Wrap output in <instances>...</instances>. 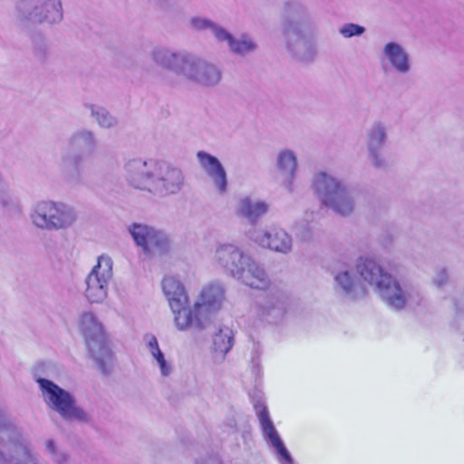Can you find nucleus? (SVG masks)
I'll list each match as a JSON object with an SVG mask.
<instances>
[{
  "label": "nucleus",
  "instance_id": "nucleus-1",
  "mask_svg": "<svg viewBox=\"0 0 464 464\" xmlns=\"http://www.w3.org/2000/svg\"><path fill=\"white\" fill-rule=\"evenodd\" d=\"M280 31L287 54L300 63L309 64L318 55V25L308 6L301 0L283 3Z\"/></svg>",
  "mask_w": 464,
  "mask_h": 464
},
{
  "label": "nucleus",
  "instance_id": "nucleus-2",
  "mask_svg": "<svg viewBox=\"0 0 464 464\" xmlns=\"http://www.w3.org/2000/svg\"><path fill=\"white\" fill-rule=\"evenodd\" d=\"M124 169L130 186L161 197L178 194L184 185L182 170L167 161L132 159Z\"/></svg>",
  "mask_w": 464,
  "mask_h": 464
},
{
  "label": "nucleus",
  "instance_id": "nucleus-3",
  "mask_svg": "<svg viewBox=\"0 0 464 464\" xmlns=\"http://www.w3.org/2000/svg\"><path fill=\"white\" fill-rule=\"evenodd\" d=\"M356 269L365 282L375 286L382 300L391 309L400 311L422 303L423 297L415 285L392 277L373 259L360 258Z\"/></svg>",
  "mask_w": 464,
  "mask_h": 464
},
{
  "label": "nucleus",
  "instance_id": "nucleus-4",
  "mask_svg": "<svg viewBox=\"0 0 464 464\" xmlns=\"http://www.w3.org/2000/svg\"><path fill=\"white\" fill-rule=\"evenodd\" d=\"M312 189L322 204L342 216H349L354 209V189L342 179L319 171L312 179Z\"/></svg>",
  "mask_w": 464,
  "mask_h": 464
},
{
  "label": "nucleus",
  "instance_id": "nucleus-5",
  "mask_svg": "<svg viewBox=\"0 0 464 464\" xmlns=\"http://www.w3.org/2000/svg\"><path fill=\"white\" fill-rule=\"evenodd\" d=\"M32 224L44 231H60L71 227L77 220L74 208L62 201L38 200L30 208Z\"/></svg>",
  "mask_w": 464,
  "mask_h": 464
},
{
  "label": "nucleus",
  "instance_id": "nucleus-6",
  "mask_svg": "<svg viewBox=\"0 0 464 464\" xmlns=\"http://www.w3.org/2000/svg\"><path fill=\"white\" fill-rule=\"evenodd\" d=\"M188 23L191 30L198 33H208L217 43L226 44L233 54L246 56L254 53L257 48L256 43L249 34H241L236 37L221 24L207 16H192Z\"/></svg>",
  "mask_w": 464,
  "mask_h": 464
},
{
  "label": "nucleus",
  "instance_id": "nucleus-7",
  "mask_svg": "<svg viewBox=\"0 0 464 464\" xmlns=\"http://www.w3.org/2000/svg\"><path fill=\"white\" fill-rule=\"evenodd\" d=\"M36 382L46 406L57 412L64 420L88 422L90 415L76 403L74 396L68 391L46 378L38 377Z\"/></svg>",
  "mask_w": 464,
  "mask_h": 464
},
{
  "label": "nucleus",
  "instance_id": "nucleus-8",
  "mask_svg": "<svg viewBox=\"0 0 464 464\" xmlns=\"http://www.w3.org/2000/svg\"><path fill=\"white\" fill-rule=\"evenodd\" d=\"M79 327L85 339L89 353L100 369L105 372V367L111 360V353L106 343L102 323L92 312H83L80 315Z\"/></svg>",
  "mask_w": 464,
  "mask_h": 464
},
{
  "label": "nucleus",
  "instance_id": "nucleus-9",
  "mask_svg": "<svg viewBox=\"0 0 464 464\" xmlns=\"http://www.w3.org/2000/svg\"><path fill=\"white\" fill-rule=\"evenodd\" d=\"M224 299L225 290L221 284L214 282L203 287L198 299L192 306L189 305L190 328H206L212 316L221 309Z\"/></svg>",
  "mask_w": 464,
  "mask_h": 464
},
{
  "label": "nucleus",
  "instance_id": "nucleus-10",
  "mask_svg": "<svg viewBox=\"0 0 464 464\" xmlns=\"http://www.w3.org/2000/svg\"><path fill=\"white\" fill-rule=\"evenodd\" d=\"M68 151L61 157V167L72 179H78L82 161V153L92 152L97 147L95 133L86 128L72 132L67 141Z\"/></svg>",
  "mask_w": 464,
  "mask_h": 464
},
{
  "label": "nucleus",
  "instance_id": "nucleus-11",
  "mask_svg": "<svg viewBox=\"0 0 464 464\" xmlns=\"http://www.w3.org/2000/svg\"><path fill=\"white\" fill-rule=\"evenodd\" d=\"M162 291L174 314V323L179 331L191 326L188 295L182 282L174 276H166L161 282Z\"/></svg>",
  "mask_w": 464,
  "mask_h": 464
},
{
  "label": "nucleus",
  "instance_id": "nucleus-12",
  "mask_svg": "<svg viewBox=\"0 0 464 464\" xmlns=\"http://www.w3.org/2000/svg\"><path fill=\"white\" fill-rule=\"evenodd\" d=\"M16 11L22 19L37 24H55L63 17L61 0H20Z\"/></svg>",
  "mask_w": 464,
  "mask_h": 464
},
{
  "label": "nucleus",
  "instance_id": "nucleus-13",
  "mask_svg": "<svg viewBox=\"0 0 464 464\" xmlns=\"http://www.w3.org/2000/svg\"><path fill=\"white\" fill-rule=\"evenodd\" d=\"M112 265L109 256L98 257L97 264L85 279L84 295L90 303L101 304L107 298L109 283L112 278Z\"/></svg>",
  "mask_w": 464,
  "mask_h": 464
},
{
  "label": "nucleus",
  "instance_id": "nucleus-14",
  "mask_svg": "<svg viewBox=\"0 0 464 464\" xmlns=\"http://www.w3.org/2000/svg\"><path fill=\"white\" fill-rule=\"evenodd\" d=\"M181 77L202 87H215L222 79V71L215 63L188 53Z\"/></svg>",
  "mask_w": 464,
  "mask_h": 464
},
{
  "label": "nucleus",
  "instance_id": "nucleus-15",
  "mask_svg": "<svg viewBox=\"0 0 464 464\" xmlns=\"http://www.w3.org/2000/svg\"><path fill=\"white\" fill-rule=\"evenodd\" d=\"M128 231L135 244L147 256L167 253L170 248V238L167 233L143 223H132Z\"/></svg>",
  "mask_w": 464,
  "mask_h": 464
},
{
  "label": "nucleus",
  "instance_id": "nucleus-16",
  "mask_svg": "<svg viewBox=\"0 0 464 464\" xmlns=\"http://www.w3.org/2000/svg\"><path fill=\"white\" fill-rule=\"evenodd\" d=\"M252 402L260 423L262 434L265 440L275 449L280 464H295L270 418L262 397L260 395L253 396Z\"/></svg>",
  "mask_w": 464,
  "mask_h": 464
},
{
  "label": "nucleus",
  "instance_id": "nucleus-17",
  "mask_svg": "<svg viewBox=\"0 0 464 464\" xmlns=\"http://www.w3.org/2000/svg\"><path fill=\"white\" fill-rule=\"evenodd\" d=\"M0 464H45L21 433L10 441L0 440Z\"/></svg>",
  "mask_w": 464,
  "mask_h": 464
},
{
  "label": "nucleus",
  "instance_id": "nucleus-18",
  "mask_svg": "<svg viewBox=\"0 0 464 464\" xmlns=\"http://www.w3.org/2000/svg\"><path fill=\"white\" fill-rule=\"evenodd\" d=\"M246 237L259 246L281 254H288L293 247L292 237L284 228L277 227L268 229L253 227L246 232Z\"/></svg>",
  "mask_w": 464,
  "mask_h": 464
},
{
  "label": "nucleus",
  "instance_id": "nucleus-19",
  "mask_svg": "<svg viewBox=\"0 0 464 464\" xmlns=\"http://www.w3.org/2000/svg\"><path fill=\"white\" fill-rule=\"evenodd\" d=\"M286 301L285 295L280 292L259 296L252 306V313L262 320L276 324L286 313Z\"/></svg>",
  "mask_w": 464,
  "mask_h": 464
},
{
  "label": "nucleus",
  "instance_id": "nucleus-20",
  "mask_svg": "<svg viewBox=\"0 0 464 464\" xmlns=\"http://www.w3.org/2000/svg\"><path fill=\"white\" fill-rule=\"evenodd\" d=\"M387 125L382 121H375L372 123L366 133V149L368 158L372 165L376 169H383L386 166L382 150L387 141Z\"/></svg>",
  "mask_w": 464,
  "mask_h": 464
},
{
  "label": "nucleus",
  "instance_id": "nucleus-21",
  "mask_svg": "<svg viewBox=\"0 0 464 464\" xmlns=\"http://www.w3.org/2000/svg\"><path fill=\"white\" fill-rule=\"evenodd\" d=\"M232 277L256 289H265L269 285V278L264 267L248 254H246Z\"/></svg>",
  "mask_w": 464,
  "mask_h": 464
},
{
  "label": "nucleus",
  "instance_id": "nucleus-22",
  "mask_svg": "<svg viewBox=\"0 0 464 464\" xmlns=\"http://www.w3.org/2000/svg\"><path fill=\"white\" fill-rule=\"evenodd\" d=\"M382 63L394 72L405 76L412 68L411 55L406 48L398 42L391 41L385 44L382 50Z\"/></svg>",
  "mask_w": 464,
  "mask_h": 464
},
{
  "label": "nucleus",
  "instance_id": "nucleus-23",
  "mask_svg": "<svg viewBox=\"0 0 464 464\" xmlns=\"http://www.w3.org/2000/svg\"><path fill=\"white\" fill-rule=\"evenodd\" d=\"M197 160L218 193L221 196L226 195L228 190L227 174L220 160L204 150L197 152Z\"/></svg>",
  "mask_w": 464,
  "mask_h": 464
},
{
  "label": "nucleus",
  "instance_id": "nucleus-24",
  "mask_svg": "<svg viewBox=\"0 0 464 464\" xmlns=\"http://www.w3.org/2000/svg\"><path fill=\"white\" fill-rule=\"evenodd\" d=\"M332 273L336 289L346 298L354 300L363 295L364 291L360 281L347 264L334 267Z\"/></svg>",
  "mask_w": 464,
  "mask_h": 464
},
{
  "label": "nucleus",
  "instance_id": "nucleus-25",
  "mask_svg": "<svg viewBox=\"0 0 464 464\" xmlns=\"http://www.w3.org/2000/svg\"><path fill=\"white\" fill-rule=\"evenodd\" d=\"M188 53L174 51L165 46H155L150 51V56L156 65L180 76Z\"/></svg>",
  "mask_w": 464,
  "mask_h": 464
},
{
  "label": "nucleus",
  "instance_id": "nucleus-26",
  "mask_svg": "<svg viewBox=\"0 0 464 464\" xmlns=\"http://www.w3.org/2000/svg\"><path fill=\"white\" fill-rule=\"evenodd\" d=\"M246 253L233 243H218L215 247L214 263L231 276L238 267Z\"/></svg>",
  "mask_w": 464,
  "mask_h": 464
},
{
  "label": "nucleus",
  "instance_id": "nucleus-27",
  "mask_svg": "<svg viewBox=\"0 0 464 464\" xmlns=\"http://www.w3.org/2000/svg\"><path fill=\"white\" fill-rule=\"evenodd\" d=\"M269 210V204L252 196L241 197L235 207V214L255 226Z\"/></svg>",
  "mask_w": 464,
  "mask_h": 464
},
{
  "label": "nucleus",
  "instance_id": "nucleus-28",
  "mask_svg": "<svg viewBox=\"0 0 464 464\" xmlns=\"http://www.w3.org/2000/svg\"><path fill=\"white\" fill-rule=\"evenodd\" d=\"M276 170L282 186L292 192L297 171L296 154L289 149L280 150L276 156Z\"/></svg>",
  "mask_w": 464,
  "mask_h": 464
},
{
  "label": "nucleus",
  "instance_id": "nucleus-29",
  "mask_svg": "<svg viewBox=\"0 0 464 464\" xmlns=\"http://www.w3.org/2000/svg\"><path fill=\"white\" fill-rule=\"evenodd\" d=\"M233 332L229 327H222L213 336L212 359L215 363H221L233 346Z\"/></svg>",
  "mask_w": 464,
  "mask_h": 464
},
{
  "label": "nucleus",
  "instance_id": "nucleus-30",
  "mask_svg": "<svg viewBox=\"0 0 464 464\" xmlns=\"http://www.w3.org/2000/svg\"><path fill=\"white\" fill-rule=\"evenodd\" d=\"M144 341L146 343V347L148 351L150 352L153 359L156 361L160 368L161 376H169L173 372V367L169 362L166 361L165 355L159 346V343L156 336L148 334L144 336Z\"/></svg>",
  "mask_w": 464,
  "mask_h": 464
},
{
  "label": "nucleus",
  "instance_id": "nucleus-31",
  "mask_svg": "<svg viewBox=\"0 0 464 464\" xmlns=\"http://www.w3.org/2000/svg\"><path fill=\"white\" fill-rule=\"evenodd\" d=\"M83 106L90 111L91 117L94 119L99 127L102 129H112L118 125V119L106 108L92 103H84Z\"/></svg>",
  "mask_w": 464,
  "mask_h": 464
},
{
  "label": "nucleus",
  "instance_id": "nucleus-32",
  "mask_svg": "<svg viewBox=\"0 0 464 464\" xmlns=\"http://www.w3.org/2000/svg\"><path fill=\"white\" fill-rule=\"evenodd\" d=\"M44 445L46 453L54 464H70L71 455L69 451L60 446L56 440L49 438L45 440Z\"/></svg>",
  "mask_w": 464,
  "mask_h": 464
},
{
  "label": "nucleus",
  "instance_id": "nucleus-33",
  "mask_svg": "<svg viewBox=\"0 0 464 464\" xmlns=\"http://www.w3.org/2000/svg\"><path fill=\"white\" fill-rule=\"evenodd\" d=\"M23 433L15 421L7 414L6 411L0 406V434H4L5 437H1L5 441H10L18 435Z\"/></svg>",
  "mask_w": 464,
  "mask_h": 464
},
{
  "label": "nucleus",
  "instance_id": "nucleus-34",
  "mask_svg": "<svg viewBox=\"0 0 464 464\" xmlns=\"http://www.w3.org/2000/svg\"><path fill=\"white\" fill-rule=\"evenodd\" d=\"M314 220V213L305 212L301 219L295 222L292 227V230L295 236L300 237L302 240H307L312 236Z\"/></svg>",
  "mask_w": 464,
  "mask_h": 464
},
{
  "label": "nucleus",
  "instance_id": "nucleus-35",
  "mask_svg": "<svg viewBox=\"0 0 464 464\" xmlns=\"http://www.w3.org/2000/svg\"><path fill=\"white\" fill-rule=\"evenodd\" d=\"M0 204L7 210H15L19 208V202L9 190L8 184L0 173Z\"/></svg>",
  "mask_w": 464,
  "mask_h": 464
},
{
  "label": "nucleus",
  "instance_id": "nucleus-36",
  "mask_svg": "<svg viewBox=\"0 0 464 464\" xmlns=\"http://www.w3.org/2000/svg\"><path fill=\"white\" fill-rule=\"evenodd\" d=\"M365 27L353 23H347L339 28V34L344 38L361 36L365 32Z\"/></svg>",
  "mask_w": 464,
  "mask_h": 464
},
{
  "label": "nucleus",
  "instance_id": "nucleus-37",
  "mask_svg": "<svg viewBox=\"0 0 464 464\" xmlns=\"http://www.w3.org/2000/svg\"><path fill=\"white\" fill-rule=\"evenodd\" d=\"M448 273L446 269H439L433 276V284L438 287H442L448 281Z\"/></svg>",
  "mask_w": 464,
  "mask_h": 464
},
{
  "label": "nucleus",
  "instance_id": "nucleus-38",
  "mask_svg": "<svg viewBox=\"0 0 464 464\" xmlns=\"http://www.w3.org/2000/svg\"><path fill=\"white\" fill-rule=\"evenodd\" d=\"M34 55L41 61L47 58V47L45 44H40L34 49Z\"/></svg>",
  "mask_w": 464,
  "mask_h": 464
},
{
  "label": "nucleus",
  "instance_id": "nucleus-39",
  "mask_svg": "<svg viewBox=\"0 0 464 464\" xmlns=\"http://www.w3.org/2000/svg\"><path fill=\"white\" fill-rule=\"evenodd\" d=\"M260 354H261V352H260L259 346L257 344L254 343L253 355H252V363L254 366H258Z\"/></svg>",
  "mask_w": 464,
  "mask_h": 464
},
{
  "label": "nucleus",
  "instance_id": "nucleus-40",
  "mask_svg": "<svg viewBox=\"0 0 464 464\" xmlns=\"http://www.w3.org/2000/svg\"><path fill=\"white\" fill-rule=\"evenodd\" d=\"M179 0H158V5L162 9H169L178 4Z\"/></svg>",
  "mask_w": 464,
  "mask_h": 464
},
{
  "label": "nucleus",
  "instance_id": "nucleus-41",
  "mask_svg": "<svg viewBox=\"0 0 464 464\" xmlns=\"http://www.w3.org/2000/svg\"><path fill=\"white\" fill-rule=\"evenodd\" d=\"M196 464H222V461L218 456H210L205 460L197 462Z\"/></svg>",
  "mask_w": 464,
  "mask_h": 464
}]
</instances>
